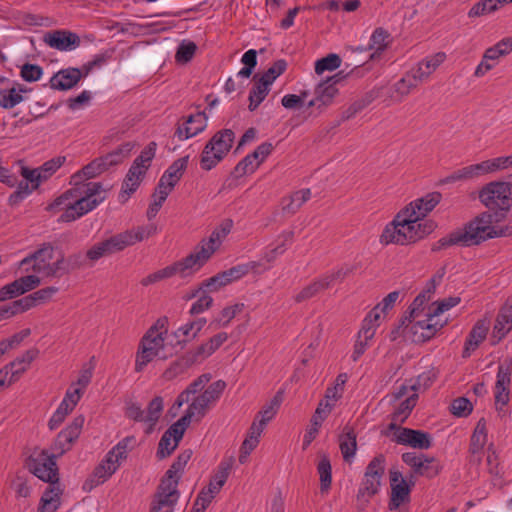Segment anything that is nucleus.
Masks as SVG:
<instances>
[{
	"instance_id": "nucleus-1",
	"label": "nucleus",
	"mask_w": 512,
	"mask_h": 512,
	"mask_svg": "<svg viewBox=\"0 0 512 512\" xmlns=\"http://www.w3.org/2000/svg\"><path fill=\"white\" fill-rule=\"evenodd\" d=\"M211 380L210 374H203L193 381L177 397L172 409H180L186 402H191L185 414L173 423L160 439L157 455L159 458L169 456L178 446L183 435L193 421L201 420L224 391V382L219 380L212 383L202 394L195 396Z\"/></svg>"
},
{
	"instance_id": "nucleus-2",
	"label": "nucleus",
	"mask_w": 512,
	"mask_h": 512,
	"mask_svg": "<svg viewBox=\"0 0 512 512\" xmlns=\"http://www.w3.org/2000/svg\"><path fill=\"white\" fill-rule=\"evenodd\" d=\"M105 198L102 185L89 182L66 190L47 206V210L54 214L61 213L58 221L69 223L93 211Z\"/></svg>"
},
{
	"instance_id": "nucleus-3",
	"label": "nucleus",
	"mask_w": 512,
	"mask_h": 512,
	"mask_svg": "<svg viewBox=\"0 0 512 512\" xmlns=\"http://www.w3.org/2000/svg\"><path fill=\"white\" fill-rule=\"evenodd\" d=\"M461 302L458 296H450L435 302L432 307L409 308L406 335L414 343H425L432 339L446 324L443 314Z\"/></svg>"
},
{
	"instance_id": "nucleus-4",
	"label": "nucleus",
	"mask_w": 512,
	"mask_h": 512,
	"mask_svg": "<svg viewBox=\"0 0 512 512\" xmlns=\"http://www.w3.org/2000/svg\"><path fill=\"white\" fill-rule=\"evenodd\" d=\"M177 353L171 333L168 318H158L141 337L136 353L134 370L143 372L155 359L166 360Z\"/></svg>"
},
{
	"instance_id": "nucleus-5",
	"label": "nucleus",
	"mask_w": 512,
	"mask_h": 512,
	"mask_svg": "<svg viewBox=\"0 0 512 512\" xmlns=\"http://www.w3.org/2000/svg\"><path fill=\"white\" fill-rule=\"evenodd\" d=\"M435 228L432 221H421L412 207L401 209L383 229L380 243L383 245H408L430 234Z\"/></svg>"
},
{
	"instance_id": "nucleus-6",
	"label": "nucleus",
	"mask_w": 512,
	"mask_h": 512,
	"mask_svg": "<svg viewBox=\"0 0 512 512\" xmlns=\"http://www.w3.org/2000/svg\"><path fill=\"white\" fill-rule=\"evenodd\" d=\"M497 236L498 233L493 226V215L490 212H484L470 221L462 230L453 232L449 237L441 239L439 243L441 246L455 244L471 246Z\"/></svg>"
},
{
	"instance_id": "nucleus-7",
	"label": "nucleus",
	"mask_w": 512,
	"mask_h": 512,
	"mask_svg": "<svg viewBox=\"0 0 512 512\" xmlns=\"http://www.w3.org/2000/svg\"><path fill=\"white\" fill-rule=\"evenodd\" d=\"M65 161V156H57L44 162L38 168L30 169L26 166H22L21 175L25 182L18 184L16 191L10 195L9 202L16 204L27 198L33 191L37 190L43 182L51 178Z\"/></svg>"
},
{
	"instance_id": "nucleus-8",
	"label": "nucleus",
	"mask_w": 512,
	"mask_h": 512,
	"mask_svg": "<svg viewBox=\"0 0 512 512\" xmlns=\"http://www.w3.org/2000/svg\"><path fill=\"white\" fill-rule=\"evenodd\" d=\"M223 238L224 228L219 227L208 238L201 240L189 255L177 261L180 268V278L191 277L198 272L220 247Z\"/></svg>"
},
{
	"instance_id": "nucleus-9",
	"label": "nucleus",
	"mask_w": 512,
	"mask_h": 512,
	"mask_svg": "<svg viewBox=\"0 0 512 512\" xmlns=\"http://www.w3.org/2000/svg\"><path fill=\"white\" fill-rule=\"evenodd\" d=\"M156 150V142H150L141 151L140 155L135 158L125 176L122 189L119 193V200L121 202H126L139 188L141 182L146 176L148 169L151 166L152 160L156 155Z\"/></svg>"
},
{
	"instance_id": "nucleus-10",
	"label": "nucleus",
	"mask_w": 512,
	"mask_h": 512,
	"mask_svg": "<svg viewBox=\"0 0 512 512\" xmlns=\"http://www.w3.org/2000/svg\"><path fill=\"white\" fill-rule=\"evenodd\" d=\"M129 443L130 439L124 438L108 451L94 469L90 479L93 486L105 483L118 470L122 461L127 458Z\"/></svg>"
},
{
	"instance_id": "nucleus-11",
	"label": "nucleus",
	"mask_w": 512,
	"mask_h": 512,
	"mask_svg": "<svg viewBox=\"0 0 512 512\" xmlns=\"http://www.w3.org/2000/svg\"><path fill=\"white\" fill-rule=\"evenodd\" d=\"M479 199L489 210L506 212L512 208V184L490 182L480 190Z\"/></svg>"
},
{
	"instance_id": "nucleus-12",
	"label": "nucleus",
	"mask_w": 512,
	"mask_h": 512,
	"mask_svg": "<svg viewBox=\"0 0 512 512\" xmlns=\"http://www.w3.org/2000/svg\"><path fill=\"white\" fill-rule=\"evenodd\" d=\"M191 456V450H186L179 454L177 459L166 472V475L161 481L156 494L161 495L164 498L171 499L172 501L178 502L180 497V492L178 490L179 480Z\"/></svg>"
},
{
	"instance_id": "nucleus-13",
	"label": "nucleus",
	"mask_w": 512,
	"mask_h": 512,
	"mask_svg": "<svg viewBox=\"0 0 512 512\" xmlns=\"http://www.w3.org/2000/svg\"><path fill=\"white\" fill-rule=\"evenodd\" d=\"M348 273V268L340 267L321 275L307 286L303 287L297 294H295V301L297 303H301L311 299L320 292L334 285L336 282L342 281Z\"/></svg>"
},
{
	"instance_id": "nucleus-14",
	"label": "nucleus",
	"mask_w": 512,
	"mask_h": 512,
	"mask_svg": "<svg viewBox=\"0 0 512 512\" xmlns=\"http://www.w3.org/2000/svg\"><path fill=\"white\" fill-rule=\"evenodd\" d=\"M394 401L399 402L392 413V422L389 425L391 430L396 429L398 423H403L411 414L416 405L418 395L415 385H401L392 395Z\"/></svg>"
},
{
	"instance_id": "nucleus-15",
	"label": "nucleus",
	"mask_w": 512,
	"mask_h": 512,
	"mask_svg": "<svg viewBox=\"0 0 512 512\" xmlns=\"http://www.w3.org/2000/svg\"><path fill=\"white\" fill-rule=\"evenodd\" d=\"M385 471V457L380 454L374 457L366 467L358 497L370 498L378 493L381 479Z\"/></svg>"
},
{
	"instance_id": "nucleus-16",
	"label": "nucleus",
	"mask_w": 512,
	"mask_h": 512,
	"mask_svg": "<svg viewBox=\"0 0 512 512\" xmlns=\"http://www.w3.org/2000/svg\"><path fill=\"white\" fill-rule=\"evenodd\" d=\"M54 248L50 244L43 245L39 250L25 257L19 262V267L25 271H32L36 274L53 275L57 266L52 263Z\"/></svg>"
},
{
	"instance_id": "nucleus-17",
	"label": "nucleus",
	"mask_w": 512,
	"mask_h": 512,
	"mask_svg": "<svg viewBox=\"0 0 512 512\" xmlns=\"http://www.w3.org/2000/svg\"><path fill=\"white\" fill-rule=\"evenodd\" d=\"M158 232V227L154 223L140 226L132 230L125 231L107 239V244L111 253L121 251L137 242L143 241Z\"/></svg>"
},
{
	"instance_id": "nucleus-18",
	"label": "nucleus",
	"mask_w": 512,
	"mask_h": 512,
	"mask_svg": "<svg viewBox=\"0 0 512 512\" xmlns=\"http://www.w3.org/2000/svg\"><path fill=\"white\" fill-rule=\"evenodd\" d=\"M158 232V227L154 223L140 226L132 230L125 231L107 239V244L111 253L121 251L137 242L143 241Z\"/></svg>"
},
{
	"instance_id": "nucleus-19",
	"label": "nucleus",
	"mask_w": 512,
	"mask_h": 512,
	"mask_svg": "<svg viewBox=\"0 0 512 512\" xmlns=\"http://www.w3.org/2000/svg\"><path fill=\"white\" fill-rule=\"evenodd\" d=\"M158 232V227L154 223L140 226L132 230L125 231L107 239V244L111 253L121 251L137 242L143 241Z\"/></svg>"
},
{
	"instance_id": "nucleus-20",
	"label": "nucleus",
	"mask_w": 512,
	"mask_h": 512,
	"mask_svg": "<svg viewBox=\"0 0 512 512\" xmlns=\"http://www.w3.org/2000/svg\"><path fill=\"white\" fill-rule=\"evenodd\" d=\"M55 458L54 455H50L44 450L35 452L28 462L29 470L44 482L50 483L59 480Z\"/></svg>"
},
{
	"instance_id": "nucleus-21",
	"label": "nucleus",
	"mask_w": 512,
	"mask_h": 512,
	"mask_svg": "<svg viewBox=\"0 0 512 512\" xmlns=\"http://www.w3.org/2000/svg\"><path fill=\"white\" fill-rule=\"evenodd\" d=\"M512 375V359L505 358L500 362L496 375V383L494 389L495 408L499 413L504 412L503 407L510 400V384Z\"/></svg>"
},
{
	"instance_id": "nucleus-22",
	"label": "nucleus",
	"mask_w": 512,
	"mask_h": 512,
	"mask_svg": "<svg viewBox=\"0 0 512 512\" xmlns=\"http://www.w3.org/2000/svg\"><path fill=\"white\" fill-rule=\"evenodd\" d=\"M224 285V273H219L205 281L198 289L193 291L189 298L198 297L190 307V314L198 315L206 311L212 304L213 299L209 293L218 290Z\"/></svg>"
},
{
	"instance_id": "nucleus-23",
	"label": "nucleus",
	"mask_w": 512,
	"mask_h": 512,
	"mask_svg": "<svg viewBox=\"0 0 512 512\" xmlns=\"http://www.w3.org/2000/svg\"><path fill=\"white\" fill-rule=\"evenodd\" d=\"M84 416H76L56 437L51 446L52 455L55 457L63 455L69 451L80 436L84 425Z\"/></svg>"
},
{
	"instance_id": "nucleus-24",
	"label": "nucleus",
	"mask_w": 512,
	"mask_h": 512,
	"mask_svg": "<svg viewBox=\"0 0 512 512\" xmlns=\"http://www.w3.org/2000/svg\"><path fill=\"white\" fill-rule=\"evenodd\" d=\"M83 395V393L74 387L69 386L67 388L63 399L49 419L48 425L51 430L57 429L65 421L66 417L78 405Z\"/></svg>"
},
{
	"instance_id": "nucleus-25",
	"label": "nucleus",
	"mask_w": 512,
	"mask_h": 512,
	"mask_svg": "<svg viewBox=\"0 0 512 512\" xmlns=\"http://www.w3.org/2000/svg\"><path fill=\"white\" fill-rule=\"evenodd\" d=\"M224 158V131H218L205 145L201 155V168L209 171Z\"/></svg>"
},
{
	"instance_id": "nucleus-26",
	"label": "nucleus",
	"mask_w": 512,
	"mask_h": 512,
	"mask_svg": "<svg viewBox=\"0 0 512 512\" xmlns=\"http://www.w3.org/2000/svg\"><path fill=\"white\" fill-rule=\"evenodd\" d=\"M207 122L208 116L204 111L192 113L178 124L175 136L181 141L193 138L206 129Z\"/></svg>"
},
{
	"instance_id": "nucleus-27",
	"label": "nucleus",
	"mask_w": 512,
	"mask_h": 512,
	"mask_svg": "<svg viewBox=\"0 0 512 512\" xmlns=\"http://www.w3.org/2000/svg\"><path fill=\"white\" fill-rule=\"evenodd\" d=\"M40 283L41 280L37 274H30L19 277L13 282L4 285L0 289V302L13 299L29 291H32L38 287Z\"/></svg>"
},
{
	"instance_id": "nucleus-28",
	"label": "nucleus",
	"mask_w": 512,
	"mask_h": 512,
	"mask_svg": "<svg viewBox=\"0 0 512 512\" xmlns=\"http://www.w3.org/2000/svg\"><path fill=\"white\" fill-rule=\"evenodd\" d=\"M205 325L206 319L200 317L181 324L176 330L171 332L173 343L177 352L181 350L188 342L195 339Z\"/></svg>"
},
{
	"instance_id": "nucleus-29",
	"label": "nucleus",
	"mask_w": 512,
	"mask_h": 512,
	"mask_svg": "<svg viewBox=\"0 0 512 512\" xmlns=\"http://www.w3.org/2000/svg\"><path fill=\"white\" fill-rule=\"evenodd\" d=\"M395 441L420 450H427L432 446V437L428 432L410 428H397Z\"/></svg>"
},
{
	"instance_id": "nucleus-30",
	"label": "nucleus",
	"mask_w": 512,
	"mask_h": 512,
	"mask_svg": "<svg viewBox=\"0 0 512 512\" xmlns=\"http://www.w3.org/2000/svg\"><path fill=\"white\" fill-rule=\"evenodd\" d=\"M446 54L444 52H438L433 55H429L419 61L414 67L408 72L421 84L429 79V77L437 70V68L445 61Z\"/></svg>"
},
{
	"instance_id": "nucleus-31",
	"label": "nucleus",
	"mask_w": 512,
	"mask_h": 512,
	"mask_svg": "<svg viewBox=\"0 0 512 512\" xmlns=\"http://www.w3.org/2000/svg\"><path fill=\"white\" fill-rule=\"evenodd\" d=\"M391 499L389 507L397 509L401 504L409 501L411 487L399 471L390 473Z\"/></svg>"
},
{
	"instance_id": "nucleus-32",
	"label": "nucleus",
	"mask_w": 512,
	"mask_h": 512,
	"mask_svg": "<svg viewBox=\"0 0 512 512\" xmlns=\"http://www.w3.org/2000/svg\"><path fill=\"white\" fill-rule=\"evenodd\" d=\"M337 81L338 80L333 77L319 83L315 88V97L307 103V107H317L318 109H322L330 105L338 93V89L336 87Z\"/></svg>"
},
{
	"instance_id": "nucleus-33",
	"label": "nucleus",
	"mask_w": 512,
	"mask_h": 512,
	"mask_svg": "<svg viewBox=\"0 0 512 512\" xmlns=\"http://www.w3.org/2000/svg\"><path fill=\"white\" fill-rule=\"evenodd\" d=\"M29 92L22 84L8 82L5 87L0 88V108L12 109L22 103Z\"/></svg>"
},
{
	"instance_id": "nucleus-34",
	"label": "nucleus",
	"mask_w": 512,
	"mask_h": 512,
	"mask_svg": "<svg viewBox=\"0 0 512 512\" xmlns=\"http://www.w3.org/2000/svg\"><path fill=\"white\" fill-rule=\"evenodd\" d=\"M32 360L33 356L27 352L1 369L0 380L7 382L5 387L10 386L13 382L18 380L19 377L29 368Z\"/></svg>"
},
{
	"instance_id": "nucleus-35",
	"label": "nucleus",
	"mask_w": 512,
	"mask_h": 512,
	"mask_svg": "<svg viewBox=\"0 0 512 512\" xmlns=\"http://www.w3.org/2000/svg\"><path fill=\"white\" fill-rule=\"evenodd\" d=\"M224 485V474L219 473L209 483L208 487L204 488L198 494L191 512H204L209 506L215 495L219 493Z\"/></svg>"
},
{
	"instance_id": "nucleus-36",
	"label": "nucleus",
	"mask_w": 512,
	"mask_h": 512,
	"mask_svg": "<svg viewBox=\"0 0 512 512\" xmlns=\"http://www.w3.org/2000/svg\"><path fill=\"white\" fill-rule=\"evenodd\" d=\"M45 42L54 49L60 51H71L80 44L79 37L68 31H54L45 35Z\"/></svg>"
},
{
	"instance_id": "nucleus-37",
	"label": "nucleus",
	"mask_w": 512,
	"mask_h": 512,
	"mask_svg": "<svg viewBox=\"0 0 512 512\" xmlns=\"http://www.w3.org/2000/svg\"><path fill=\"white\" fill-rule=\"evenodd\" d=\"M82 72L78 68H66L55 73L50 79V87L54 90L65 91L78 84Z\"/></svg>"
},
{
	"instance_id": "nucleus-38",
	"label": "nucleus",
	"mask_w": 512,
	"mask_h": 512,
	"mask_svg": "<svg viewBox=\"0 0 512 512\" xmlns=\"http://www.w3.org/2000/svg\"><path fill=\"white\" fill-rule=\"evenodd\" d=\"M378 326L364 318L361 329L358 332L357 340L354 344L351 358L354 362L358 361L369 347V342L375 336Z\"/></svg>"
},
{
	"instance_id": "nucleus-39",
	"label": "nucleus",
	"mask_w": 512,
	"mask_h": 512,
	"mask_svg": "<svg viewBox=\"0 0 512 512\" xmlns=\"http://www.w3.org/2000/svg\"><path fill=\"white\" fill-rule=\"evenodd\" d=\"M489 327L490 322L487 319H480L474 324L465 341L464 357L470 356L471 352L475 351L486 339Z\"/></svg>"
},
{
	"instance_id": "nucleus-40",
	"label": "nucleus",
	"mask_w": 512,
	"mask_h": 512,
	"mask_svg": "<svg viewBox=\"0 0 512 512\" xmlns=\"http://www.w3.org/2000/svg\"><path fill=\"white\" fill-rule=\"evenodd\" d=\"M63 489L59 480L49 483L48 489L43 493L39 508L42 512H55L61 506Z\"/></svg>"
},
{
	"instance_id": "nucleus-41",
	"label": "nucleus",
	"mask_w": 512,
	"mask_h": 512,
	"mask_svg": "<svg viewBox=\"0 0 512 512\" xmlns=\"http://www.w3.org/2000/svg\"><path fill=\"white\" fill-rule=\"evenodd\" d=\"M442 195L439 192H431L422 198L416 199L406 207H412L414 215L421 221L430 213L441 201Z\"/></svg>"
},
{
	"instance_id": "nucleus-42",
	"label": "nucleus",
	"mask_w": 512,
	"mask_h": 512,
	"mask_svg": "<svg viewBox=\"0 0 512 512\" xmlns=\"http://www.w3.org/2000/svg\"><path fill=\"white\" fill-rule=\"evenodd\" d=\"M293 234L292 232H283L275 241V243L271 244L267 250L265 251L263 257L258 261L262 264L269 265V269L271 268V264L276 260L277 257L282 255L287 247L292 242Z\"/></svg>"
},
{
	"instance_id": "nucleus-43",
	"label": "nucleus",
	"mask_w": 512,
	"mask_h": 512,
	"mask_svg": "<svg viewBox=\"0 0 512 512\" xmlns=\"http://www.w3.org/2000/svg\"><path fill=\"white\" fill-rule=\"evenodd\" d=\"M189 155L176 159L168 168L163 172L159 181L164 182L172 188L181 180L184 172L186 171L189 163Z\"/></svg>"
},
{
	"instance_id": "nucleus-44",
	"label": "nucleus",
	"mask_w": 512,
	"mask_h": 512,
	"mask_svg": "<svg viewBox=\"0 0 512 512\" xmlns=\"http://www.w3.org/2000/svg\"><path fill=\"white\" fill-rule=\"evenodd\" d=\"M400 293L398 291H392L386 295L380 303H378L365 317L370 320L373 324L379 326L382 319L388 311L392 310L398 301Z\"/></svg>"
},
{
	"instance_id": "nucleus-45",
	"label": "nucleus",
	"mask_w": 512,
	"mask_h": 512,
	"mask_svg": "<svg viewBox=\"0 0 512 512\" xmlns=\"http://www.w3.org/2000/svg\"><path fill=\"white\" fill-rule=\"evenodd\" d=\"M269 270V265L262 264L261 262L251 261L248 263L238 264L229 270H226V281H236L250 272L261 274Z\"/></svg>"
},
{
	"instance_id": "nucleus-46",
	"label": "nucleus",
	"mask_w": 512,
	"mask_h": 512,
	"mask_svg": "<svg viewBox=\"0 0 512 512\" xmlns=\"http://www.w3.org/2000/svg\"><path fill=\"white\" fill-rule=\"evenodd\" d=\"M487 443V426L485 419L481 418L472 433L469 445V452L476 456L478 459L481 458L483 449Z\"/></svg>"
},
{
	"instance_id": "nucleus-47",
	"label": "nucleus",
	"mask_w": 512,
	"mask_h": 512,
	"mask_svg": "<svg viewBox=\"0 0 512 512\" xmlns=\"http://www.w3.org/2000/svg\"><path fill=\"white\" fill-rule=\"evenodd\" d=\"M264 430L258 428L256 425H252L249 428L246 438L244 439L239 455V462L244 464L251 452L258 446L260 437Z\"/></svg>"
},
{
	"instance_id": "nucleus-48",
	"label": "nucleus",
	"mask_w": 512,
	"mask_h": 512,
	"mask_svg": "<svg viewBox=\"0 0 512 512\" xmlns=\"http://www.w3.org/2000/svg\"><path fill=\"white\" fill-rule=\"evenodd\" d=\"M281 399L279 396L273 397L267 404H265L255 417L252 425L264 430L267 424L275 417L280 407Z\"/></svg>"
},
{
	"instance_id": "nucleus-49",
	"label": "nucleus",
	"mask_w": 512,
	"mask_h": 512,
	"mask_svg": "<svg viewBox=\"0 0 512 512\" xmlns=\"http://www.w3.org/2000/svg\"><path fill=\"white\" fill-rule=\"evenodd\" d=\"M339 447L343 459L346 462H352L357 450L356 434L352 428L345 427L339 439Z\"/></svg>"
},
{
	"instance_id": "nucleus-50",
	"label": "nucleus",
	"mask_w": 512,
	"mask_h": 512,
	"mask_svg": "<svg viewBox=\"0 0 512 512\" xmlns=\"http://www.w3.org/2000/svg\"><path fill=\"white\" fill-rule=\"evenodd\" d=\"M164 408V401L163 398L160 396H157L153 398L146 409H144V420L143 424L147 428V432H150L153 430L154 426L158 422V420L161 417V414L163 412Z\"/></svg>"
},
{
	"instance_id": "nucleus-51",
	"label": "nucleus",
	"mask_w": 512,
	"mask_h": 512,
	"mask_svg": "<svg viewBox=\"0 0 512 512\" xmlns=\"http://www.w3.org/2000/svg\"><path fill=\"white\" fill-rule=\"evenodd\" d=\"M418 85L417 81L407 71L403 77L393 85L390 97L395 102H401L411 90Z\"/></svg>"
},
{
	"instance_id": "nucleus-52",
	"label": "nucleus",
	"mask_w": 512,
	"mask_h": 512,
	"mask_svg": "<svg viewBox=\"0 0 512 512\" xmlns=\"http://www.w3.org/2000/svg\"><path fill=\"white\" fill-rule=\"evenodd\" d=\"M59 291V288L56 286H50L46 288H42L37 290L27 296H24V302L27 306V309L30 310L36 306L48 303L52 300L54 295Z\"/></svg>"
},
{
	"instance_id": "nucleus-53",
	"label": "nucleus",
	"mask_w": 512,
	"mask_h": 512,
	"mask_svg": "<svg viewBox=\"0 0 512 512\" xmlns=\"http://www.w3.org/2000/svg\"><path fill=\"white\" fill-rule=\"evenodd\" d=\"M133 148L134 144L132 142H126L105 156L100 157V159L103 161L105 169L107 170L114 165L122 163L130 155Z\"/></svg>"
},
{
	"instance_id": "nucleus-54",
	"label": "nucleus",
	"mask_w": 512,
	"mask_h": 512,
	"mask_svg": "<svg viewBox=\"0 0 512 512\" xmlns=\"http://www.w3.org/2000/svg\"><path fill=\"white\" fill-rule=\"evenodd\" d=\"M512 328V310L505 308L498 313L493 327V337L502 340Z\"/></svg>"
},
{
	"instance_id": "nucleus-55",
	"label": "nucleus",
	"mask_w": 512,
	"mask_h": 512,
	"mask_svg": "<svg viewBox=\"0 0 512 512\" xmlns=\"http://www.w3.org/2000/svg\"><path fill=\"white\" fill-rule=\"evenodd\" d=\"M512 52V37H505L498 41L493 46L487 48L484 51V55L486 56L487 60H491L496 62V64L499 63V60L509 55Z\"/></svg>"
},
{
	"instance_id": "nucleus-56",
	"label": "nucleus",
	"mask_w": 512,
	"mask_h": 512,
	"mask_svg": "<svg viewBox=\"0 0 512 512\" xmlns=\"http://www.w3.org/2000/svg\"><path fill=\"white\" fill-rule=\"evenodd\" d=\"M270 91V87L255 78V83L249 92V110H256L264 101Z\"/></svg>"
},
{
	"instance_id": "nucleus-57",
	"label": "nucleus",
	"mask_w": 512,
	"mask_h": 512,
	"mask_svg": "<svg viewBox=\"0 0 512 512\" xmlns=\"http://www.w3.org/2000/svg\"><path fill=\"white\" fill-rule=\"evenodd\" d=\"M436 291V283L434 279L429 280L422 292L413 300L410 308H427L432 307L436 301L431 302Z\"/></svg>"
},
{
	"instance_id": "nucleus-58",
	"label": "nucleus",
	"mask_w": 512,
	"mask_h": 512,
	"mask_svg": "<svg viewBox=\"0 0 512 512\" xmlns=\"http://www.w3.org/2000/svg\"><path fill=\"white\" fill-rule=\"evenodd\" d=\"M103 161L99 158L94 159L92 162L84 166L81 170L72 175V181L77 184L82 178H93L105 171Z\"/></svg>"
},
{
	"instance_id": "nucleus-59",
	"label": "nucleus",
	"mask_w": 512,
	"mask_h": 512,
	"mask_svg": "<svg viewBox=\"0 0 512 512\" xmlns=\"http://www.w3.org/2000/svg\"><path fill=\"white\" fill-rule=\"evenodd\" d=\"M223 343L221 334L212 337L208 342L200 345L193 354L194 361H202L211 356Z\"/></svg>"
},
{
	"instance_id": "nucleus-60",
	"label": "nucleus",
	"mask_w": 512,
	"mask_h": 512,
	"mask_svg": "<svg viewBox=\"0 0 512 512\" xmlns=\"http://www.w3.org/2000/svg\"><path fill=\"white\" fill-rule=\"evenodd\" d=\"M504 4L502 0H481L471 7L468 16L473 18L488 15L497 11L499 6Z\"/></svg>"
},
{
	"instance_id": "nucleus-61",
	"label": "nucleus",
	"mask_w": 512,
	"mask_h": 512,
	"mask_svg": "<svg viewBox=\"0 0 512 512\" xmlns=\"http://www.w3.org/2000/svg\"><path fill=\"white\" fill-rule=\"evenodd\" d=\"M388 36V33L382 28L373 31L369 41V49L374 50L370 56L371 59H375L386 49Z\"/></svg>"
},
{
	"instance_id": "nucleus-62",
	"label": "nucleus",
	"mask_w": 512,
	"mask_h": 512,
	"mask_svg": "<svg viewBox=\"0 0 512 512\" xmlns=\"http://www.w3.org/2000/svg\"><path fill=\"white\" fill-rule=\"evenodd\" d=\"M196 49L197 46L193 41L186 39L182 40L179 43L175 54L176 62L179 64L188 63L194 57Z\"/></svg>"
},
{
	"instance_id": "nucleus-63",
	"label": "nucleus",
	"mask_w": 512,
	"mask_h": 512,
	"mask_svg": "<svg viewBox=\"0 0 512 512\" xmlns=\"http://www.w3.org/2000/svg\"><path fill=\"white\" fill-rule=\"evenodd\" d=\"M260 165L253 160L250 154L246 155L234 168L231 177L238 179L254 173Z\"/></svg>"
},
{
	"instance_id": "nucleus-64",
	"label": "nucleus",
	"mask_w": 512,
	"mask_h": 512,
	"mask_svg": "<svg viewBox=\"0 0 512 512\" xmlns=\"http://www.w3.org/2000/svg\"><path fill=\"white\" fill-rule=\"evenodd\" d=\"M317 471L320 478L321 491H327L331 486L332 473L330 460L326 456L320 459L317 465Z\"/></svg>"
}]
</instances>
